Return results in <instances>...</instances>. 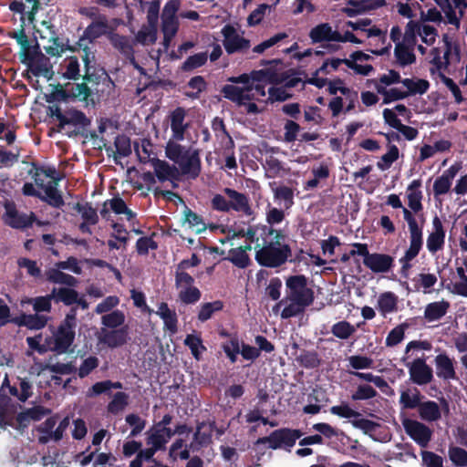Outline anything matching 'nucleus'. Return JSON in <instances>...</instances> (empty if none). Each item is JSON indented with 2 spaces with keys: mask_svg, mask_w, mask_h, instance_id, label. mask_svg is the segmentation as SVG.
I'll use <instances>...</instances> for the list:
<instances>
[{
  "mask_svg": "<svg viewBox=\"0 0 467 467\" xmlns=\"http://www.w3.org/2000/svg\"><path fill=\"white\" fill-rule=\"evenodd\" d=\"M100 143L98 149H105L109 157L113 156L116 164L119 163V158L128 157L131 154L130 139L125 134L116 136L114 140L116 151L113 150L111 146H108L107 140L103 137H100Z\"/></svg>",
  "mask_w": 467,
  "mask_h": 467,
  "instance_id": "ddd939ff",
  "label": "nucleus"
},
{
  "mask_svg": "<svg viewBox=\"0 0 467 467\" xmlns=\"http://www.w3.org/2000/svg\"><path fill=\"white\" fill-rule=\"evenodd\" d=\"M330 34V25L328 23H321L314 26L309 32V37L313 44L327 42Z\"/></svg>",
  "mask_w": 467,
  "mask_h": 467,
  "instance_id": "603ef678",
  "label": "nucleus"
},
{
  "mask_svg": "<svg viewBox=\"0 0 467 467\" xmlns=\"http://www.w3.org/2000/svg\"><path fill=\"white\" fill-rule=\"evenodd\" d=\"M52 293H55L53 297L57 303L62 302L66 306H71L78 302V293L75 289L67 287L53 288Z\"/></svg>",
  "mask_w": 467,
  "mask_h": 467,
  "instance_id": "ea45409f",
  "label": "nucleus"
},
{
  "mask_svg": "<svg viewBox=\"0 0 467 467\" xmlns=\"http://www.w3.org/2000/svg\"><path fill=\"white\" fill-rule=\"evenodd\" d=\"M413 47L403 44L401 42H398L396 44L394 49V55L397 59L398 64L400 67H406L408 65H411L416 61V56L412 51Z\"/></svg>",
  "mask_w": 467,
  "mask_h": 467,
  "instance_id": "2f4dec72",
  "label": "nucleus"
},
{
  "mask_svg": "<svg viewBox=\"0 0 467 467\" xmlns=\"http://www.w3.org/2000/svg\"><path fill=\"white\" fill-rule=\"evenodd\" d=\"M423 398L424 397L417 388H414L412 390L406 389L400 393V404L404 410L419 409L422 402L421 399Z\"/></svg>",
  "mask_w": 467,
  "mask_h": 467,
  "instance_id": "cd10ccee",
  "label": "nucleus"
},
{
  "mask_svg": "<svg viewBox=\"0 0 467 467\" xmlns=\"http://www.w3.org/2000/svg\"><path fill=\"white\" fill-rule=\"evenodd\" d=\"M329 411L333 415H337V416H339V417L345 418V419H351V418L355 419V418L361 417V414L358 411L354 410L348 404L332 406L329 409Z\"/></svg>",
  "mask_w": 467,
  "mask_h": 467,
  "instance_id": "338daca9",
  "label": "nucleus"
},
{
  "mask_svg": "<svg viewBox=\"0 0 467 467\" xmlns=\"http://www.w3.org/2000/svg\"><path fill=\"white\" fill-rule=\"evenodd\" d=\"M449 306V303L445 301L430 303L425 308V317L429 321L440 319L447 313Z\"/></svg>",
  "mask_w": 467,
  "mask_h": 467,
  "instance_id": "58836bf2",
  "label": "nucleus"
},
{
  "mask_svg": "<svg viewBox=\"0 0 467 467\" xmlns=\"http://www.w3.org/2000/svg\"><path fill=\"white\" fill-rule=\"evenodd\" d=\"M418 411L420 419L426 421H436L441 417L440 407L433 400L421 402Z\"/></svg>",
  "mask_w": 467,
  "mask_h": 467,
  "instance_id": "72a5a7b5",
  "label": "nucleus"
},
{
  "mask_svg": "<svg viewBox=\"0 0 467 467\" xmlns=\"http://www.w3.org/2000/svg\"><path fill=\"white\" fill-rule=\"evenodd\" d=\"M27 67L34 76L39 77L42 72L47 73V67H51V64L49 58L40 52L28 63Z\"/></svg>",
  "mask_w": 467,
  "mask_h": 467,
  "instance_id": "37998d69",
  "label": "nucleus"
},
{
  "mask_svg": "<svg viewBox=\"0 0 467 467\" xmlns=\"http://www.w3.org/2000/svg\"><path fill=\"white\" fill-rule=\"evenodd\" d=\"M377 390L368 384L359 385L356 391L351 395L352 400H367L377 396Z\"/></svg>",
  "mask_w": 467,
  "mask_h": 467,
  "instance_id": "0e129e2a",
  "label": "nucleus"
},
{
  "mask_svg": "<svg viewBox=\"0 0 467 467\" xmlns=\"http://www.w3.org/2000/svg\"><path fill=\"white\" fill-rule=\"evenodd\" d=\"M421 186L420 180H414L408 187V191H410L408 194V204L409 207L414 212L418 213L422 210V192L419 190Z\"/></svg>",
  "mask_w": 467,
  "mask_h": 467,
  "instance_id": "473e14b6",
  "label": "nucleus"
},
{
  "mask_svg": "<svg viewBox=\"0 0 467 467\" xmlns=\"http://www.w3.org/2000/svg\"><path fill=\"white\" fill-rule=\"evenodd\" d=\"M420 34V23L410 20L407 23L403 36V44L413 47L417 44V36Z\"/></svg>",
  "mask_w": 467,
  "mask_h": 467,
  "instance_id": "49530a36",
  "label": "nucleus"
},
{
  "mask_svg": "<svg viewBox=\"0 0 467 467\" xmlns=\"http://www.w3.org/2000/svg\"><path fill=\"white\" fill-rule=\"evenodd\" d=\"M314 297V291L308 287V278L306 275H289L285 279V296L275 308H282V318L297 317L313 303Z\"/></svg>",
  "mask_w": 467,
  "mask_h": 467,
  "instance_id": "f257e3e1",
  "label": "nucleus"
},
{
  "mask_svg": "<svg viewBox=\"0 0 467 467\" xmlns=\"http://www.w3.org/2000/svg\"><path fill=\"white\" fill-rule=\"evenodd\" d=\"M230 261L234 266L238 268H246L251 264V259L247 253L242 248H232L228 251V255L224 258Z\"/></svg>",
  "mask_w": 467,
  "mask_h": 467,
  "instance_id": "4c0bfd02",
  "label": "nucleus"
},
{
  "mask_svg": "<svg viewBox=\"0 0 467 467\" xmlns=\"http://www.w3.org/2000/svg\"><path fill=\"white\" fill-rule=\"evenodd\" d=\"M185 116L186 111L182 107L176 108L170 115L172 139L177 141L184 140V134L188 128V125L184 124Z\"/></svg>",
  "mask_w": 467,
  "mask_h": 467,
  "instance_id": "aec40b11",
  "label": "nucleus"
},
{
  "mask_svg": "<svg viewBox=\"0 0 467 467\" xmlns=\"http://www.w3.org/2000/svg\"><path fill=\"white\" fill-rule=\"evenodd\" d=\"M399 158V149L396 145L392 144L389 147L387 153L381 156L380 161H378L377 166L379 170L385 171L390 168L392 163Z\"/></svg>",
  "mask_w": 467,
  "mask_h": 467,
  "instance_id": "bf43d9fd",
  "label": "nucleus"
},
{
  "mask_svg": "<svg viewBox=\"0 0 467 467\" xmlns=\"http://www.w3.org/2000/svg\"><path fill=\"white\" fill-rule=\"evenodd\" d=\"M410 379L417 385H426L433 379L432 368L424 358H416L408 365Z\"/></svg>",
  "mask_w": 467,
  "mask_h": 467,
  "instance_id": "dca6fc26",
  "label": "nucleus"
},
{
  "mask_svg": "<svg viewBox=\"0 0 467 467\" xmlns=\"http://www.w3.org/2000/svg\"><path fill=\"white\" fill-rule=\"evenodd\" d=\"M5 214L3 219L5 224L15 229H25L30 227L35 220V214L32 213L30 216L26 213H20L14 202H6L5 204Z\"/></svg>",
  "mask_w": 467,
  "mask_h": 467,
  "instance_id": "4468645a",
  "label": "nucleus"
},
{
  "mask_svg": "<svg viewBox=\"0 0 467 467\" xmlns=\"http://www.w3.org/2000/svg\"><path fill=\"white\" fill-rule=\"evenodd\" d=\"M109 40L112 47L127 58H134L133 43L130 37L118 33H112L109 35Z\"/></svg>",
  "mask_w": 467,
  "mask_h": 467,
  "instance_id": "b1692460",
  "label": "nucleus"
},
{
  "mask_svg": "<svg viewBox=\"0 0 467 467\" xmlns=\"http://www.w3.org/2000/svg\"><path fill=\"white\" fill-rule=\"evenodd\" d=\"M296 360L305 368H316L320 366L321 358L315 350H302Z\"/></svg>",
  "mask_w": 467,
  "mask_h": 467,
  "instance_id": "a19ab883",
  "label": "nucleus"
},
{
  "mask_svg": "<svg viewBox=\"0 0 467 467\" xmlns=\"http://www.w3.org/2000/svg\"><path fill=\"white\" fill-rule=\"evenodd\" d=\"M47 28L49 31L48 40L52 42V45L45 47V50L48 55L52 57L60 56L71 47V46L68 45V40H67V43L65 44L63 40L57 36L54 30V26H48Z\"/></svg>",
  "mask_w": 467,
  "mask_h": 467,
  "instance_id": "c85d7f7f",
  "label": "nucleus"
},
{
  "mask_svg": "<svg viewBox=\"0 0 467 467\" xmlns=\"http://www.w3.org/2000/svg\"><path fill=\"white\" fill-rule=\"evenodd\" d=\"M299 429L279 428L273 431L268 436L258 438L255 444H268L271 450H284L290 452L297 440L303 436Z\"/></svg>",
  "mask_w": 467,
  "mask_h": 467,
  "instance_id": "6e6552de",
  "label": "nucleus"
},
{
  "mask_svg": "<svg viewBox=\"0 0 467 467\" xmlns=\"http://www.w3.org/2000/svg\"><path fill=\"white\" fill-rule=\"evenodd\" d=\"M75 323H61L54 334V346L51 349L57 353H66L75 338Z\"/></svg>",
  "mask_w": 467,
  "mask_h": 467,
  "instance_id": "2eb2a0df",
  "label": "nucleus"
},
{
  "mask_svg": "<svg viewBox=\"0 0 467 467\" xmlns=\"http://www.w3.org/2000/svg\"><path fill=\"white\" fill-rule=\"evenodd\" d=\"M178 297L180 301L185 305H192L197 303L201 297L202 293L200 289L194 285L179 288Z\"/></svg>",
  "mask_w": 467,
  "mask_h": 467,
  "instance_id": "8fccbe9b",
  "label": "nucleus"
},
{
  "mask_svg": "<svg viewBox=\"0 0 467 467\" xmlns=\"http://www.w3.org/2000/svg\"><path fill=\"white\" fill-rule=\"evenodd\" d=\"M224 304L221 300H215L201 305L200 311L198 313V318L200 321H206L213 317L216 312L222 311Z\"/></svg>",
  "mask_w": 467,
  "mask_h": 467,
  "instance_id": "09e8293b",
  "label": "nucleus"
},
{
  "mask_svg": "<svg viewBox=\"0 0 467 467\" xmlns=\"http://www.w3.org/2000/svg\"><path fill=\"white\" fill-rule=\"evenodd\" d=\"M255 261L264 267L277 268L285 265L291 257L292 249L288 244L265 242L263 245L257 244Z\"/></svg>",
  "mask_w": 467,
  "mask_h": 467,
  "instance_id": "423d86ee",
  "label": "nucleus"
},
{
  "mask_svg": "<svg viewBox=\"0 0 467 467\" xmlns=\"http://www.w3.org/2000/svg\"><path fill=\"white\" fill-rule=\"evenodd\" d=\"M224 195L216 193L211 199V207L220 213L234 211L251 216L254 211L250 204L249 197L233 188L225 187L223 190Z\"/></svg>",
  "mask_w": 467,
  "mask_h": 467,
  "instance_id": "39448f33",
  "label": "nucleus"
},
{
  "mask_svg": "<svg viewBox=\"0 0 467 467\" xmlns=\"http://www.w3.org/2000/svg\"><path fill=\"white\" fill-rule=\"evenodd\" d=\"M253 86H244L243 88H240L227 84L222 88L221 92L225 99L238 105H243L245 100L250 101L254 99V94H251Z\"/></svg>",
  "mask_w": 467,
  "mask_h": 467,
  "instance_id": "f3484780",
  "label": "nucleus"
},
{
  "mask_svg": "<svg viewBox=\"0 0 467 467\" xmlns=\"http://www.w3.org/2000/svg\"><path fill=\"white\" fill-rule=\"evenodd\" d=\"M61 269L50 268L46 272L47 280L53 284L66 285L74 287L78 285V280L73 275L66 274Z\"/></svg>",
  "mask_w": 467,
  "mask_h": 467,
  "instance_id": "7c9ffc66",
  "label": "nucleus"
},
{
  "mask_svg": "<svg viewBox=\"0 0 467 467\" xmlns=\"http://www.w3.org/2000/svg\"><path fill=\"white\" fill-rule=\"evenodd\" d=\"M208 59L207 52H201L190 56L182 65V70L185 72L192 71L203 66Z\"/></svg>",
  "mask_w": 467,
  "mask_h": 467,
  "instance_id": "864d4df0",
  "label": "nucleus"
},
{
  "mask_svg": "<svg viewBox=\"0 0 467 467\" xmlns=\"http://www.w3.org/2000/svg\"><path fill=\"white\" fill-rule=\"evenodd\" d=\"M150 162L153 166L154 174L158 180L161 182L169 180L170 172H172V165H170L167 161L160 160L158 158H152Z\"/></svg>",
  "mask_w": 467,
  "mask_h": 467,
  "instance_id": "de8ad7c7",
  "label": "nucleus"
},
{
  "mask_svg": "<svg viewBox=\"0 0 467 467\" xmlns=\"http://www.w3.org/2000/svg\"><path fill=\"white\" fill-rule=\"evenodd\" d=\"M57 180L49 182L44 190L46 194L40 198L41 201L54 208H61L65 204L62 194L57 190Z\"/></svg>",
  "mask_w": 467,
  "mask_h": 467,
  "instance_id": "393cba45",
  "label": "nucleus"
},
{
  "mask_svg": "<svg viewBox=\"0 0 467 467\" xmlns=\"http://www.w3.org/2000/svg\"><path fill=\"white\" fill-rule=\"evenodd\" d=\"M99 364V358L95 356H90L83 360L78 370V375L83 379L88 376Z\"/></svg>",
  "mask_w": 467,
  "mask_h": 467,
  "instance_id": "774afa93",
  "label": "nucleus"
},
{
  "mask_svg": "<svg viewBox=\"0 0 467 467\" xmlns=\"http://www.w3.org/2000/svg\"><path fill=\"white\" fill-rule=\"evenodd\" d=\"M55 293L47 295L46 296H37L30 299L33 304V308L36 312L35 315H29L27 321H50L49 317L38 316L39 312H49L51 309V301L54 299Z\"/></svg>",
  "mask_w": 467,
  "mask_h": 467,
  "instance_id": "4be33fe9",
  "label": "nucleus"
},
{
  "mask_svg": "<svg viewBox=\"0 0 467 467\" xmlns=\"http://www.w3.org/2000/svg\"><path fill=\"white\" fill-rule=\"evenodd\" d=\"M377 92L383 96V104H389L393 101L401 100L407 98L405 91L400 90L399 88H393L387 89L382 85L376 86Z\"/></svg>",
  "mask_w": 467,
  "mask_h": 467,
  "instance_id": "c03bdc74",
  "label": "nucleus"
},
{
  "mask_svg": "<svg viewBox=\"0 0 467 467\" xmlns=\"http://www.w3.org/2000/svg\"><path fill=\"white\" fill-rule=\"evenodd\" d=\"M158 244L150 236L140 237L136 242V251L140 255H147L149 250H156Z\"/></svg>",
  "mask_w": 467,
  "mask_h": 467,
  "instance_id": "69168bd1",
  "label": "nucleus"
},
{
  "mask_svg": "<svg viewBox=\"0 0 467 467\" xmlns=\"http://www.w3.org/2000/svg\"><path fill=\"white\" fill-rule=\"evenodd\" d=\"M75 210L79 213L83 220L89 224L94 225L98 223L99 216L97 210L94 209L89 202H86L85 204L78 202L75 205Z\"/></svg>",
  "mask_w": 467,
  "mask_h": 467,
  "instance_id": "6e6d98bb",
  "label": "nucleus"
},
{
  "mask_svg": "<svg viewBox=\"0 0 467 467\" xmlns=\"http://www.w3.org/2000/svg\"><path fill=\"white\" fill-rule=\"evenodd\" d=\"M422 244H423L410 243L409 249L400 259V263L401 264L400 275L402 277H409V271L412 267L410 262L420 254Z\"/></svg>",
  "mask_w": 467,
  "mask_h": 467,
  "instance_id": "c756f323",
  "label": "nucleus"
},
{
  "mask_svg": "<svg viewBox=\"0 0 467 467\" xmlns=\"http://www.w3.org/2000/svg\"><path fill=\"white\" fill-rule=\"evenodd\" d=\"M403 216L409 225L410 243L423 244L422 227L419 226L417 220L411 212L406 208H403Z\"/></svg>",
  "mask_w": 467,
  "mask_h": 467,
  "instance_id": "e433bc0d",
  "label": "nucleus"
},
{
  "mask_svg": "<svg viewBox=\"0 0 467 467\" xmlns=\"http://www.w3.org/2000/svg\"><path fill=\"white\" fill-rule=\"evenodd\" d=\"M106 327L99 333V341L113 348L124 345L128 339V326L124 323H102Z\"/></svg>",
  "mask_w": 467,
  "mask_h": 467,
  "instance_id": "1a4fd4ad",
  "label": "nucleus"
},
{
  "mask_svg": "<svg viewBox=\"0 0 467 467\" xmlns=\"http://www.w3.org/2000/svg\"><path fill=\"white\" fill-rule=\"evenodd\" d=\"M409 325L410 323H400L394 327L387 336L386 345L393 347L400 343L404 337L405 329L409 327Z\"/></svg>",
  "mask_w": 467,
  "mask_h": 467,
  "instance_id": "052dcab7",
  "label": "nucleus"
},
{
  "mask_svg": "<svg viewBox=\"0 0 467 467\" xmlns=\"http://www.w3.org/2000/svg\"><path fill=\"white\" fill-rule=\"evenodd\" d=\"M109 30V23L105 16L92 21L80 36L81 41L88 40V43H95L96 40L105 36Z\"/></svg>",
  "mask_w": 467,
  "mask_h": 467,
  "instance_id": "6ab92c4d",
  "label": "nucleus"
},
{
  "mask_svg": "<svg viewBox=\"0 0 467 467\" xmlns=\"http://www.w3.org/2000/svg\"><path fill=\"white\" fill-rule=\"evenodd\" d=\"M51 86L53 87L52 92L45 95L47 103L72 100L83 102L86 106H95L93 95L99 92V88L92 87L85 80L77 83L67 82L64 85L58 83Z\"/></svg>",
  "mask_w": 467,
  "mask_h": 467,
  "instance_id": "7ed1b4c3",
  "label": "nucleus"
},
{
  "mask_svg": "<svg viewBox=\"0 0 467 467\" xmlns=\"http://www.w3.org/2000/svg\"><path fill=\"white\" fill-rule=\"evenodd\" d=\"M61 122L58 124L60 129L64 128L66 125H74L80 126L82 128H86L90 125V119L86 116L84 112L81 110L72 109L64 113V116H60Z\"/></svg>",
  "mask_w": 467,
  "mask_h": 467,
  "instance_id": "5701e85b",
  "label": "nucleus"
},
{
  "mask_svg": "<svg viewBox=\"0 0 467 467\" xmlns=\"http://www.w3.org/2000/svg\"><path fill=\"white\" fill-rule=\"evenodd\" d=\"M441 5H439V7L445 14L447 23L458 28L461 24V18L457 16L451 2L450 0H442Z\"/></svg>",
  "mask_w": 467,
  "mask_h": 467,
  "instance_id": "680f3d73",
  "label": "nucleus"
},
{
  "mask_svg": "<svg viewBox=\"0 0 467 467\" xmlns=\"http://www.w3.org/2000/svg\"><path fill=\"white\" fill-rule=\"evenodd\" d=\"M92 43H88V40L85 39L81 41V37L68 48V51L77 52L82 51L81 57L84 64V74L82 75V80H85L92 87L99 88L100 84L107 86H114L113 81L107 73L106 69L99 66L96 61L95 52L90 47Z\"/></svg>",
  "mask_w": 467,
  "mask_h": 467,
  "instance_id": "20e7f679",
  "label": "nucleus"
},
{
  "mask_svg": "<svg viewBox=\"0 0 467 467\" xmlns=\"http://www.w3.org/2000/svg\"><path fill=\"white\" fill-rule=\"evenodd\" d=\"M224 37L223 44L227 54L244 53L251 47L249 39L237 34L233 26L226 25L222 29Z\"/></svg>",
  "mask_w": 467,
  "mask_h": 467,
  "instance_id": "9d476101",
  "label": "nucleus"
},
{
  "mask_svg": "<svg viewBox=\"0 0 467 467\" xmlns=\"http://www.w3.org/2000/svg\"><path fill=\"white\" fill-rule=\"evenodd\" d=\"M273 192L275 200L284 202V207L285 209H290L294 205V190L292 188L281 185L273 189Z\"/></svg>",
  "mask_w": 467,
  "mask_h": 467,
  "instance_id": "3c124183",
  "label": "nucleus"
},
{
  "mask_svg": "<svg viewBox=\"0 0 467 467\" xmlns=\"http://www.w3.org/2000/svg\"><path fill=\"white\" fill-rule=\"evenodd\" d=\"M448 455L453 466H467V451L464 449L457 446H450Z\"/></svg>",
  "mask_w": 467,
  "mask_h": 467,
  "instance_id": "13d9d810",
  "label": "nucleus"
},
{
  "mask_svg": "<svg viewBox=\"0 0 467 467\" xmlns=\"http://www.w3.org/2000/svg\"><path fill=\"white\" fill-rule=\"evenodd\" d=\"M206 425L207 423L205 421L197 423L196 431L193 435V443L195 447L200 448L212 442V435L213 430L216 428V423L214 420L210 421L208 423V430L202 431Z\"/></svg>",
  "mask_w": 467,
  "mask_h": 467,
  "instance_id": "a878e982",
  "label": "nucleus"
},
{
  "mask_svg": "<svg viewBox=\"0 0 467 467\" xmlns=\"http://www.w3.org/2000/svg\"><path fill=\"white\" fill-rule=\"evenodd\" d=\"M397 296L392 292H385L379 296L376 308L386 318L388 314L397 311Z\"/></svg>",
  "mask_w": 467,
  "mask_h": 467,
  "instance_id": "bb28decb",
  "label": "nucleus"
},
{
  "mask_svg": "<svg viewBox=\"0 0 467 467\" xmlns=\"http://www.w3.org/2000/svg\"><path fill=\"white\" fill-rule=\"evenodd\" d=\"M355 250L350 251L351 255L363 256V264L375 274L388 273L394 267V257L380 253H369L367 244L354 243Z\"/></svg>",
  "mask_w": 467,
  "mask_h": 467,
  "instance_id": "0eeeda50",
  "label": "nucleus"
},
{
  "mask_svg": "<svg viewBox=\"0 0 467 467\" xmlns=\"http://www.w3.org/2000/svg\"><path fill=\"white\" fill-rule=\"evenodd\" d=\"M406 433L420 447H427L430 441L431 440L432 431L425 424L406 419L402 421Z\"/></svg>",
  "mask_w": 467,
  "mask_h": 467,
  "instance_id": "f8f14e48",
  "label": "nucleus"
},
{
  "mask_svg": "<svg viewBox=\"0 0 467 467\" xmlns=\"http://www.w3.org/2000/svg\"><path fill=\"white\" fill-rule=\"evenodd\" d=\"M126 422L132 427L130 437L138 436L145 428L146 420L141 419L138 414L130 413L126 416Z\"/></svg>",
  "mask_w": 467,
  "mask_h": 467,
  "instance_id": "e2e57ef3",
  "label": "nucleus"
},
{
  "mask_svg": "<svg viewBox=\"0 0 467 467\" xmlns=\"http://www.w3.org/2000/svg\"><path fill=\"white\" fill-rule=\"evenodd\" d=\"M436 375L444 380L457 379L452 359L445 353L435 358Z\"/></svg>",
  "mask_w": 467,
  "mask_h": 467,
  "instance_id": "412c9836",
  "label": "nucleus"
},
{
  "mask_svg": "<svg viewBox=\"0 0 467 467\" xmlns=\"http://www.w3.org/2000/svg\"><path fill=\"white\" fill-rule=\"evenodd\" d=\"M401 84L407 88L405 91L407 98L410 96L423 95L429 90L431 86L430 82L423 78H418L417 80L413 78H403Z\"/></svg>",
  "mask_w": 467,
  "mask_h": 467,
  "instance_id": "f704fd0d",
  "label": "nucleus"
},
{
  "mask_svg": "<svg viewBox=\"0 0 467 467\" xmlns=\"http://www.w3.org/2000/svg\"><path fill=\"white\" fill-rule=\"evenodd\" d=\"M62 77L64 78L74 81L80 78L82 79V75L80 74V64L77 57L72 56L67 57L62 65Z\"/></svg>",
  "mask_w": 467,
  "mask_h": 467,
  "instance_id": "c9c22d12",
  "label": "nucleus"
},
{
  "mask_svg": "<svg viewBox=\"0 0 467 467\" xmlns=\"http://www.w3.org/2000/svg\"><path fill=\"white\" fill-rule=\"evenodd\" d=\"M166 157L176 163L182 175L192 180L197 179L202 171V161L199 150L183 146L170 140L165 147Z\"/></svg>",
  "mask_w": 467,
  "mask_h": 467,
  "instance_id": "f03ea898",
  "label": "nucleus"
},
{
  "mask_svg": "<svg viewBox=\"0 0 467 467\" xmlns=\"http://www.w3.org/2000/svg\"><path fill=\"white\" fill-rule=\"evenodd\" d=\"M184 344L191 349L192 356L197 360H200L202 351L206 350L201 337L194 334L187 335L186 338L184 339Z\"/></svg>",
  "mask_w": 467,
  "mask_h": 467,
  "instance_id": "4d7b16f0",
  "label": "nucleus"
},
{
  "mask_svg": "<svg viewBox=\"0 0 467 467\" xmlns=\"http://www.w3.org/2000/svg\"><path fill=\"white\" fill-rule=\"evenodd\" d=\"M352 426L363 431L364 434L368 435L374 439V432L380 427L379 422L370 420L365 418H355L350 420Z\"/></svg>",
  "mask_w": 467,
  "mask_h": 467,
  "instance_id": "a18cd8bd",
  "label": "nucleus"
},
{
  "mask_svg": "<svg viewBox=\"0 0 467 467\" xmlns=\"http://www.w3.org/2000/svg\"><path fill=\"white\" fill-rule=\"evenodd\" d=\"M183 223H187L191 228H194L196 234H201L206 230V225L201 215L185 207Z\"/></svg>",
  "mask_w": 467,
  "mask_h": 467,
  "instance_id": "79ce46f5",
  "label": "nucleus"
},
{
  "mask_svg": "<svg viewBox=\"0 0 467 467\" xmlns=\"http://www.w3.org/2000/svg\"><path fill=\"white\" fill-rule=\"evenodd\" d=\"M52 0H14L9 4V9L21 15V20L24 24L27 21L31 24L35 20V16L43 5H47Z\"/></svg>",
  "mask_w": 467,
  "mask_h": 467,
  "instance_id": "9b49d317",
  "label": "nucleus"
},
{
  "mask_svg": "<svg viewBox=\"0 0 467 467\" xmlns=\"http://www.w3.org/2000/svg\"><path fill=\"white\" fill-rule=\"evenodd\" d=\"M129 404V395L125 392H117L109 402L107 410L109 413L118 414Z\"/></svg>",
  "mask_w": 467,
  "mask_h": 467,
  "instance_id": "5fc2aeb1",
  "label": "nucleus"
},
{
  "mask_svg": "<svg viewBox=\"0 0 467 467\" xmlns=\"http://www.w3.org/2000/svg\"><path fill=\"white\" fill-rule=\"evenodd\" d=\"M433 232H431L427 238V248L434 254L442 249L445 242V231L440 218L435 215L432 220Z\"/></svg>",
  "mask_w": 467,
  "mask_h": 467,
  "instance_id": "a211bd4d",
  "label": "nucleus"
}]
</instances>
